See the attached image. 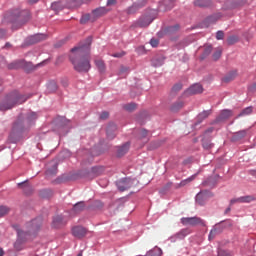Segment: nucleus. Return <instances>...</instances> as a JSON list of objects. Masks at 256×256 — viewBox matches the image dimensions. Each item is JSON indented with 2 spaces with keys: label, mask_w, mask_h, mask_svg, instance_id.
<instances>
[{
  "label": "nucleus",
  "mask_w": 256,
  "mask_h": 256,
  "mask_svg": "<svg viewBox=\"0 0 256 256\" xmlns=\"http://www.w3.org/2000/svg\"><path fill=\"white\" fill-rule=\"evenodd\" d=\"M92 38L88 37L86 43H81L71 49L70 60L74 69L79 73H87L91 69L90 46Z\"/></svg>",
  "instance_id": "obj_1"
},
{
  "label": "nucleus",
  "mask_w": 256,
  "mask_h": 256,
  "mask_svg": "<svg viewBox=\"0 0 256 256\" xmlns=\"http://www.w3.org/2000/svg\"><path fill=\"white\" fill-rule=\"evenodd\" d=\"M28 98L20 95L17 91L7 95L0 104L1 111H7L13 108L15 105L24 103Z\"/></svg>",
  "instance_id": "obj_2"
},
{
  "label": "nucleus",
  "mask_w": 256,
  "mask_h": 256,
  "mask_svg": "<svg viewBox=\"0 0 256 256\" xmlns=\"http://www.w3.org/2000/svg\"><path fill=\"white\" fill-rule=\"evenodd\" d=\"M42 225V219L40 217L33 219L26 223L25 230H18V238L20 241L27 239V236L36 234Z\"/></svg>",
  "instance_id": "obj_3"
},
{
  "label": "nucleus",
  "mask_w": 256,
  "mask_h": 256,
  "mask_svg": "<svg viewBox=\"0 0 256 256\" xmlns=\"http://www.w3.org/2000/svg\"><path fill=\"white\" fill-rule=\"evenodd\" d=\"M11 21L13 23V27L16 24L19 26L25 24L30 19V13L28 10H19L15 9L10 15Z\"/></svg>",
  "instance_id": "obj_4"
},
{
  "label": "nucleus",
  "mask_w": 256,
  "mask_h": 256,
  "mask_svg": "<svg viewBox=\"0 0 256 256\" xmlns=\"http://www.w3.org/2000/svg\"><path fill=\"white\" fill-rule=\"evenodd\" d=\"M180 222L183 226H191V227H195V226H205V222L203 219H201L200 217L194 216V217H182L180 219Z\"/></svg>",
  "instance_id": "obj_5"
},
{
  "label": "nucleus",
  "mask_w": 256,
  "mask_h": 256,
  "mask_svg": "<svg viewBox=\"0 0 256 256\" xmlns=\"http://www.w3.org/2000/svg\"><path fill=\"white\" fill-rule=\"evenodd\" d=\"M232 224L230 221H221L220 223L216 224L215 227L209 233V240H213L217 234H220L224 228L231 227Z\"/></svg>",
  "instance_id": "obj_6"
},
{
  "label": "nucleus",
  "mask_w": 256,
  "mask_h": 256,
  "mask_svg": "<svg viewBox=\"0 0 256 256\" xmlns=\"http://www.w3.org/2000/svg\"><path fill=\"white\" fill-rule=\"evenodd\" d=\"M135 180L131 178H124L117 182L116 186L120 192H125L134 187Z\"/></svg>",
  "instance_id": "obj_7"
},
{
  "label": "nucleus",
  "mask_w": 256,
  "mask_h": 256,
  "mask_svg": "<svg viewBox=\"0 0 256 256\" xmlns=\"http://www.w3.org/2000/svg\"><path fill=\"white\" fill-rule=\"evenodd\" d=\"M213 195L210 191L207 190H203L200 191L197 195H196V203L199 204L200 206L204 205L205 201L208 198H211Z\"/></svg>",
  "instance_id": "obj_8"
},
{
  "label": "nucleus",
  "mask_w": 256,
  "mask_h": 256,
  "mask_svg": "<svg viewBox=\"0 0 256 256\" xmlns=\"http://www.w3.org/2000/svg\"><path fill=\"white\" fill-rule=\"evenodd\" d=\"M203 92V88L200 84L192 85L189 89H187L184 94L186 96H193Z\"/></svg>",
  "instance_id": "obj_9"
},
{
  "label": "nucleus",
  "mask_w": 256,
  "mask_h": 256,
  "mask_svg": "<svg viewBox=\"0 0 256 256\" xmlns=\"http://www.w3.org/2000/svg\"><path fill=\"white\" fill-rule=\"evenodd\" d=\"M66 224V221L64 220L63 216L61 215H56L54 218H53V221H52V226L53 228L55 229H60L62 228L63 226H65Z\"/></svg>",
  "instance_id": "obj_10"
},
{
  "label": "nucleus",
  "mask_w": 256,
  "mask_h": 256,
  "mask_svg": "<svg viewBox=\"0 0 256 256\" xmlns=\"http://www.w3.org/2000/svg\"><path fill=\"white\" fill-rule=\"evenodd\" d=\"M86 233H87V230L82 226L73 227L72 234L76 238L81 239V238L85 237Z\"/></svg>",
  "instance_id": "obj_11"
},
{
  "label": "nucleus",
  "mask_w": 256,
  "mask_h": 256,
  "mask_svg": "<svg viewBox=\"0 0 256 256\" xmlns=\"http://www.w3.org/2000/svg\"><path fill=\"white\" fill-rule=\"evenodd\" d=\"M117 130V126L114 123H111L107 126L106 129V135L108 139H113L115 138L116 134L115 131Z\"/></svg>",
  "instance_id": "obj_12"
},
{
  "label": "nucleus",
  "mask_w": 256,
  "mask_h": 256,
  "mask_svg": "<svg viewBox=\"0 0 256 256\" xmlns=\"http://www.w3.org/2000/svg\"><path fill=\"white\" fill-rule=\"evenodd\" d=\"M46 38H47V36L45 34H35L30 37L29 41H30V44H36V43L46 40Z\"/></svg>",
  "instance_id": "obj_13"
},
{
  "label": "nucleus",
  "mask_w": 256,
  "mask_h": 256,
  "mask_svg": "<svg viewBox=\"0 0 256 256\" xmlns=\"http://www.w3.org/2000/svg\"><path fill=\"white\" fill-rule=\"evenodd\" d=\"M130 149V143L127 142L125 144H123L122 146H119L117 148V156L121 157L123 155H125Z\"/></svg>",
  "instance_id": "obj_14"
},
{
  "label": "nucleus",
  "mask_w": 256,
  "mask_h": 256,
  "mask_svg": "<svg viewBox=\"0 0 256 256\" xmlns=\"http://www.w3.org/2000/svg\"><path fill=\"white\" fill-rule=\"evenodd\" d=\"M190 234H191V229L183 228L176 233V238H178L180 240L185 239V237L189 236Z\"/></svg>",
  "instance_id": "obj_15"
},
{
  "label": "nucleus",
  "mask_w": 256,
  "mask_h": 256,
  "mask_svg": "<svg viewBox=\"0 0 256 256\" xmlns=\"http://www.w3.org/2000/svg\"><path fill=\"white\" fill-rule=\"evenodd\" d=\"M85 210V203L83 201L78 202L74 205L72 213L79 214Z\"/></svg>",
  "instance_id": "obj_16"
},
{
  "label": "nucleus",
  "mask_w": 256,
  "mask_h": 256,
  "mask_svg": "<svg viewBox=\"0 0 256 256\" xmlns=\"http://www.w3.org/2000/svg\"><path fill=\"white\" fill-rule=\"evenodd\" d=\"M105 14H106V9L103 8V7L95 9L94 11H92V17H94V19L101 18Z\"/></svg>",
  "instance_id": "obj_17"
},
{
  "label": "nucleus",
  "mask_w": 256,
  "mask_h": 256,
  "mask_svg": "<svg viewBox=\"0 0 256 256\" xmlns=\"http://www.w3.org/2000/svg\"><path fill=\"white\" fill-rule=\"evenodd\" d=\"M194 5L200 8H207L211 5V0H196Z\"/></svg>",
  "instance_id": "obj_18"
},
{
  "label": "nucleus",
  "mask_w": 256,
  "mask_h": 256,
  "mask_svg": "<svg viewBox=\"0 0 256 256\" xmlns=\"http://www.w3.org/2000/svg\"><path fill=\"white\" fill-rule=\"evenodd\" d=\"M91 173H92V175H94V177H98L99 175H102V173H104V167L103 166H94V167H92Z\"/></svg>",
  "instance_id": "obj_19"
},
{
  "label": "nucleus",
  "mask_w": 256,
  "mask_h": 256,
  "mask_svg": "<svg viewBox=\"0 0 256 256\" xmlns=\"http://www.w3.org/2000/svg\"><path fill=\"white\" fill-rule=\"evenodd\" d=\"M64 7H65V5L62 4L61 1H59V2H54V3H52V5H51L52 10H53L54 12H56V13L62 11V10L64 9Z\"/></svg>",
  "instance_id": "obj_20"
},
{
  "label": "nucleus",
  "mask_w": 256,
  "mask_h": 256,
  "mask_svg": "<svg viewBox=\"0 0 256 256\" xmlns=\"http://www.w3.org/2000/svg\"><path fill=\"white\" fill-rule=\"evenodd\" d=\"M246 134H247L246 130H242V131L236 132V133H234V135L232 137V140L233 141H239L242 138H244L246 136Z\"/></svg>",
  "instance_id": "obj_21"
},
{
  "label": "nucleus",
  "mask_w": 256,
  "mask_h": 256,
  "mask_svg": "<svg viewBox=\"0 0 256 256\" xmlns=\"http://www.w3.org/2000/svg\"><path fill=\"white\" fill-rule=\"evenodd\" d=\"M94 63L96 64L98 71H100L101 73L105 72L106 66L102 59H96V60H94Z\"/></svg>",
  "instance_id": "obj_22"
},
{
  "label": "nucleus",
  "mask_w": 256,
  "mask_h": 256,
  "mask_svg": "<svg viewBox=\"0 0 256 256\" xmlns=\"http://www.w3.org/2000/svg\"><path fill=\"white\" fill-rule=\"evenodd\" d=\"M232 116V111L230 110H223L218 117L219 121L226 120Z\"/></svg>",
  "instance_id": "obj_23"
},
{
  "label": "nucleus",
  "mask_w": 256,
  "mask_h": 256,
  "mask_svg": "<svg viewBox=\"0 0 256 256\" xmlns=\"http://www.w3.org/2000/svg\"><path fill=\"white\" fill-rule=\"evenodd\" d=\"M211 114V111H203L197 116V124H200L204 119H206Z\"/></svg>",
  "instance_id": "obj_24"
},
{
  "label": "nucleus",
  "mask_w": 256,
  "mask_h": 256,
  "mask_svg": "<svg viewBox=\"0 0 256 256\" xmlns=\"http://www.w3.org/2000/svg\"><path fill=\"white\" fill-rule=\"evenodd\" d=\"M70 124V121L64 117H61L57 120V126L59 128H64Z\"/></svg>",
  "instance_id": "obj_25"
},
{
  "label": "nucleus",
  "mask_w": 256,
  "mask_h": 256,
  "mask_svg": "<svg viewBox=\"0 0 256 256\" xmlns=\"http://www.w3.org/2000/svg\"><path fill=\"white\" fill-rule=\"evenodd\" d=\"M24 129V122L18 120L17 122H15L14 126H13V131L14 132H21Z\"/></svg>",
  "instance_id": "obj_26"
},
{
  "label": "nucleus",
  "mask_w": 256,
  "mask_h": 256,
  "mask_svg": "<svg viewBox=\"0 0 256 256\" xmlns=\"http://www.w3.org/2000/svg\"><path fill=\"white\" fill-rule=\"evenodd\" d=\"M152 23V20H149V18H145L144 20L140 19L138 21V26L140 28H146Z\"/></svg>",
  "instance_id": "obj_27"
},
{
  "label": "nucleus",
  "mask_w": 256,
  "mask_h": 256,
  "mask_svg": "<svg viewBox=\"0 0 256 256\" xmlns=\"http://www.w3.org/2000/svg\"><path fill=\"white\" fill-rule=\"evenodd\" d=\"M236 76H237V72L236 71L230 72L227 76H225L223 78V81L225 83L231 82V81H233L235 79Z\"/></svg>",
  "instance_id": "obj_28"
},
{
  "label": "nucleus",
  "mask_w": 256,
  "mask_h": 256,
  "mask_svg": "<svg viewBox=\"0 0 256 256\" xmlns=\"http://www.w3.org/2000/svg\"><path fill=\"white\" fill-rule=\"evenodd\" d=\"M195 178H197V174H194V175L190 176L189 178L182 180L180 183V187H185L187 184L193 182Z\"/></svg>",
  "instance_id": "obj_29"
},
{
  "label": "nucleus",
  "mask_w": 256,
  "mask_h": 256,
  "mask_svg": "<svg viewBox=\"0 0 256 256\" xmlns=\"http://www.w3.org/2000/svg\"><path fill=\"white\" fill-rule=\"evenodd\" d=\"M183 106H184L183 101H178L177 103H175V104H173V105L171 106V111H172V112H177V111H179L181 108H183Z\"/></svg>",
  "instance_id": "obj_30"
},
{
  "label": "nucleus",
  "mask_w": 256,
  "mask_h": 256,
  "mask_svg": "<svg viewBox=\"0 0 256 256\" xmlns=\"http://www.w3.org/2000/svg\"><path fill=\"white\" fill-rule=\"evenodd\" d=\"M222 51H223L222 47H217V48H216L215 52L213 53V60H214V61L219 60V58H220L221 55H222Z\"/></svg>",
  "instance_id": "obj_31"
},
{
  "label": "nucleus",
  "mask_w": 256,
  "mask_h": 256,
  "mask_svg": "<svg viewBox=\"0 0 256 256\" xmlns=\"http://www.w3.org/2000/svg\"><path fill=\"white\" fill-rule=\"evenodd\" d=\"M57 89H58V86H57V84H56L55 82H50V83H48V85H47V90H48L49 93H53V92H55Z\"/></svg>",
  "instance_id": "obj_32"
},
{
  "label": "nucleus",
  "mask_w": 256,
  "mask_h": 256,
  "mask_svg": "<svg viewBox=\"0 0 256 256\" xmlns=\"http://www.w3.org/2000/svg\"><path fill=\"white\" fill-rule=\"evenodd\" d=\"M36 119H37V114L32 112V113L28 114L27 119H26V123L28 125H30Z\"/></svg>",
  "instance_id": "obj_33"
},
{
  "label": "nucleus",
  "mask_w": 256,
  "mask_h": 256,
  "mask_svg": "<svg viewBox=\"0 0 256 256\" xmlns=\"http://www.w3.org/2000/svg\"><path fill=\"white\" fill-rule=\"evenodd\" d=\"M123 108L128 111V112H133L134 110L137 109V105L134 103H129L123 106Z\"/></svg>",
  "instance_id": "obj_34"
},
{
  "label": "nucleus",
  "mask_w": 256,
  "mask_h": 256,
  "mask_svg": "<svg viewBox=\"0 0 256 256\" xmlns=\"http://www.w3.org/2000/svg\"><path fill=\"white\" fill-rule=\"evenodd\" d=\"M10 212L9 207L7 206H0V218L5 217Z\"/></svg>",
  "instance_id": "obj_35"
},
{
  "label": "nucleus",
  "mask_w": 256,
  "mask_h": 256,
  "mask_svg": "<svg viewBox=\"0 0 256 256\" xmlns=\"http://www.w3.org/2000/svg\"><path fill=\"white\" fill-rule=\"evenodd\" d=\"M239 201H241V203H251L252 201H254V197L253 196H242V197H240Z\"/></svg>",
  "instance_id": "obj_36"
},
{
  "label": "nucleus",
  "mask_w": 256,
  "mask_h": 256,
  "mask_svg": "<svg viewBox=\"0 0 256 256\" xmlns=\"http://www.w3.org/2000/svg\"><path fill=\"white\" fill-rule=\"evenodd\" d=\"M252 112H253V108L247 107L238 115V117L250 115Z\"/></svg>",
  "instance_id": "obj_37"
},
{
  "label": "nucleus",
  "mask_w": 256,
  "mask_h": 256,
  "mask_svg": "<svg viewBox=\"0 0 256 256\" xmlns=\"http://www.w3.org/2000/svg\"><path fill=\"white\" fill-rule=\"evenodd\" d=\"M218 256H233V253L230 252L229 250L219 249Z\"/></svg>",
  "instance_id": "obj_38"
},
{
  "label": "nucleus",
  "mask_w": 256,
  "mask_h": 256,
  "mask_svg": "<svg viewBox=\"0 0 256 256\" xmlns=\"http://www.w3.org/2000/svg\"><path fill=\"white\" fill-rule=\"evenodd\" d=\"M212 52V46L211 45H207L205 46L204 52H203V59L207 56H209Z\"/></svg>",
  "instance_id": "obj_39"
},
{
  "label": "nucleus",
  "mask_w": 256,
  "mask_h": 256,
  "mask_svg": "<svg viewBox=\"0 0 256 256\" xmlns=\"http://www.w3.org/2000/svg\"><path fill=\"white\" fill-rule=\"evenodd\" d=\"M138 9L139 6L137 4H134L127 9V14H135Z\"/></svg>",
  "instance_id": "obj_40"
},
{
  "label": "nucleus",
  "mask_w": 256,
  "mask_h": 256,
  "mask_svg": "<svg viewBox=\"0 0 256 256\" xmlns=\"http://www.w3.org/2000/svg\"><path fill=\"white\" fill-rule=\"evenodd\" d=\"M229 45H234L238 42V37L236 35H232L227 39Z\"/></svg>",
  "instance_id": "obj_41"
},
{
  "label": "nucleus",
  "mask_w": 256,
  "mask_h": 256,
  "mask_svg": "<svg viewBox=\"0 0 256 256\" xmlns=\"http://www.w3.org/2000/svg\"><path fill=\"white\" fill-rule=\"evenodd\" d=\"M91 20V16L90 14H84L83 17L80 20L81 24H86L87 22H89Z\"/></svg>",
  "instance_id": "obj_42"
},
{
  "label": "nucleus",
  "mask_w": 256,
  "mask_h": 256,
  "mask_svg": "<svg viewBox=\"0 0 256 256\" xmlns=\"http://www.w3.org/2000/svg\"><path fill=\"white\" fill-rule=\"evenodd\" d=\"M56 173H57V165L56 164H53L52 169H50V168L47 169V175H56Z\"/></svg>",
  "instance_id": "obj_43"
},
{
  "label": "nucleus",
  "mask_w": 256,
  "mask_h": 256,
  "mask_svg": "<svg viewBox=\"0 0 256 256\" xmlns=\"http://www.w3.org/2000/svg\"><path fill=\"white\" fill-rule=\"evenodd\" d=\"M181 89H183V85H181V84H175V85L172 87V92H173V93H177V92L181 91Z\"/></svg>",
  "instance_id": "obj_44"
},
{
  "label": "nucleus",
  "mask_w": 256,
  "mask_h": 256,
  "mask_svg": "<svg viewBox=\"0 0 256 256\" xmlns=\"http://www.w3.org/2000/svg\"><path fill=\"white\" fill-rule=\"evenodd\" d=\"M129 71V68L127 66H120L118 70V75H123L124 73H127Z\"/></svg>",
  "instance_id": "obj_45"
},
{
  "label": "nucleus",
  "mask_w": 256,
  "mask_h": 256,
  "mask_svg": "<svg viewBox=\"0 0 256 256\" xmlns=\"http://www.w3.org/2000/svg\"><path fill=\"white\" fill-rule=\"evenodd\" d=\"M177 31H179V25L177 24V25H174V26H170L169 28H168V32L169 33H175V32H177Z\"/></svg>",
  "instance_id": "obj_46"
},
{
  "label": "nucleus",
  "mask_w": 256,
  "mask_h": 256,
  "mask_svg": "<svg viewBox=\"0 0 256 256\" xmlns=\"http://www.w3.org/2000/svg\"><path fill=\"white\" fill-rule=\"evenodd\" d=\"M147 136H148V131L147 130H145V129L140 130V132H139V138L140 139L146 138Z\"/></svg>",
  "instance_id": "obj_47"
},
{
  "label": "nucleus",
  "mask_w": 256,
  "mask_h": 256,
  "mask_svg": "<svg viewBox=\"0 0 256 256\" xmlns=\"http://www.w3.org/2000/svg\"><path fill=\"white\" fill-rule=\"evenodd\" d=\"M150 45H151L153 48L158 47V45H159V40L156 39V38H152V39L150 40Z\"/></svg>",
  "instance_id": "obj_48"
},
{
  "label": "nucleus",
  "mask_w": 256,
  "mask_h": 256,
  "mask_svg": "<svg viewBox=\"0 0 256 256\" xmlns=\"http://www.w3.org/2000/svg\"><path fill=\"white\" fill-rule=\"evenodd\" d=\"M224 38V32L219 30L217 33H216V39L217 40H223Z\"/></svg>",
  "instance_id": "obj_49"
},
{
  "label": "nucleus",
  "mask_w": 256,
  "mask_h": 256,
  "mask_svg": "<svg viewBox=\"0 0 256 256\" xmlns=\"http://www.w3.org/2000/svg\"><path fill=\"white\" fill-rule=\"evenodd\" d=\"M211 180H212V178H208L207 180H205V181L202 183V186H204V187H211V186H212Z\"/></svg>",
  "instance_id": "obj_50"
},
{
  "label": "nucleus",
  "mask_w": 256,
  "mask_h": 256,
  "mask_svg": "<svg viewBox=\"0 0 256 256\" xmlns=\"http://www.w3.org/2000/svg\"><path fill=\"white\" fill-rule=\"evenodd\" d=\"M18 187L24 189V191L29 188L26 182L18 183Z\"/></svg>",
  "instance_id": "obj_51"
},
{
  "label": "nucleus",
  "mask_w": 256,
  "mask_h": 256,
  "mask_svg": "<svg viewBox=\"0 0 256 256\" xmlns=\"http://www.w3.org/2000/svg\"><path fill=\"white\" fill-rule=\"evenodd\" d=\"M116 4H117V0H107V3H106L108 7L115 6Z\"/></svg>",
  "instance_id": "obj_52"
},
{
  "label": "nucleus",
  "mask_w": 256,
  "mask_h": 256,
  "mask_svg": "<svg viewBox=\"0 0 256 256\" xmlns=\"http://www.w3.org/2000/svg\"><path fill=\"white\" fill-rule=\"evenodd\" d=\"M236 203H241L240 197L239 198H234L230 200V206H233Z\"/></svg>",
  "instance_id": "obj_53"
},
{
  "label": "nucleus",
  "mask_w": 256,
  "mask_h": 256,
  "mask_svg": "<svg viewBox=\"0 0 256 256\" xmlns=\"http://www.w3.org/2000/svg\"><path fill=\"white\" fill-rule=\"evenodd\" d=\"M108 118H109V113L108 112H102V114H100V119L106 120Z\"/></svg>",
  "instance_id": "obj_54"
},
{
  "label": "nucleus",
  "mask_w": 256,
  "mask_h": 256,
  "mask_svg": "<svg viewBox=\"0 0 256 256\" xmlns=\"http://www.w3.org/2000/svg\"><path fill=\"white\" fill-rule=\"evenodd\" d=\"M213 145L211 144V143H209V142H203V147L205 148V149H210L211 147H212Z\"/></svg>",
  "instance_id": "obj_55"
},
{
  "label": "nucleus",
  "mask_w": 256,
  "mask_h": 256,
  "mask_svg": "<svg viewBox=\"0 0 256 256\" xmlns=\"http://www.w3.org/2000/svg\"><path fill=\"white\" fill-rule=\"evenodd\" d=\"M155 251L157 252V256H162L163 255V250L160 247H156Z\"/></svg>",
  "instance_id": "obj_56"
},
{
  "label": "nucleus",
  "mask_w": 256,
  "mask_h": 256,
  "mask_svg": "<svg viewBox=\"0 0 256 256\" xmlns=\"http://www.w3.org/2000/svg\"><path fill=\"white\" fill-rule=\"evenodd\" d=\"M112 56H113L114 58H120V57L123 56V54H122V53H114V54H112Z\"/></svg>",
  "instance_id": "obj_57"
},
{
  "label": "nucleus",
  "mask_w": 256,
  "mask_h": 256,
  "mask_svg": "<svg viewBox=\"0 0 256 256\" xmlns=\"http://www.w3.org/2000/svg\"><path fill=\"white\" fill-rule=\"evenodd\" d=\"M96 206H98L99 208H102V207H103V204H102V202H100V201H96Z\"/></svg>",
  "instance_id": "obj_58"
},
{
  "label": "nucleus",
  "mask_w": 256,
  "mask_h": 256,
  "mask_svg": "<svg viewBox=\"0 0 256 256\" xmlns=\"http://www.w3.org/2000/svg\"><path fill=\"white\" fill-rule=\"evenodd\" d=\"M5 36V30L0 29V37H4Z\"/></svg>",
  "instance_id": "obj_59"
},
{
  "label": "nucleus",
  "mask_w": 256,
  "mask_h": 256,
  "mask_svg": "<svg viewBox=\"0 0 256 256\" xmlns=\"http://www.w3.org/2000/svg\"><path fill=\"white\" fill-rule=\"evenodd\" d=\"M230 211H231V207H228V208L225 210V215L229 214Z\"/></svg>",
  "instance_id": "obj_60"
},
{
  "label": "nucleus",
  "mask_w": 256,
  "mask_h": 256,
  "mask_svg": "<svg viewBox=\"0 0 256 256\" xmlns=\"http://www.w3.org/2000/svg\"><path fill=\"white\" fill-rule=\"evenodd\" d=\"M18 244H19V241H17V242L15 243V248H16L17 250H21V248L18 246Z\"/></svg>",
  "instance_id": "obj_61"
},
{
  "label": "nucleus",
  "mask_w": 256,
  "mask_h": 256,
  "mask_svg": "<svg viewBox=\"0 0 256 256\" xmlns=\"http://www.w3.org/2000/svg\"><path fill=\"white\" fill-rule=\"evenodd\" d=\"M251 174L253 175V177L256 178V170H252V171H251Z\"/></svg>",
  "instance_id": "obj_62"
},
{
  "label": "nucleus",
  "mask_w": 256,
  "mask_h": 256,
  "mask_svg": "<svg viewBox=\"0 0 256 256\" xmlns=\"http://www.w3.org/2000/svg\"><path fill=\"white\" fill-rule=\"evenodd\" d=\"M5 255V252H3V248H0V256Z\"/></svg>",
  "instance_id": "obj_63"
},
{
  "label": "nucleus",
  "mask_w": 256,
  "mask_h": 256,
  "mask_svg": "<svg viewBox=\"0 0 256 256\" xmlns=\"http://www.w3.org/2000/svg\"><path fill=\"white\" fill-rule=\"evenodd\" d=\"M252 90L256 91V83L252 86Z\"/></svg>",
  "instance_id": "obj_64"
}]
</instances>
